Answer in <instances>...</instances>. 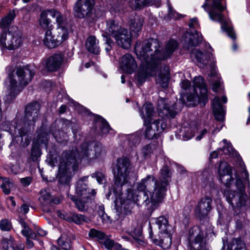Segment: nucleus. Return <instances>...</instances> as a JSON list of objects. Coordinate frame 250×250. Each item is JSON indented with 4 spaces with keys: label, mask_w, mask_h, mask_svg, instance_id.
<instances>
[{
    "label": "nucleus",
    "mask_w": 250,
    "mask_h": 250,
    "mask_svg": "<svg viewBox=\"0 0 250 250\" xmlns=\"http://www.w3.org/2000/svg\"><path fill=\"white\" fill-rule=\"evenodd\" d=\"M178 46L176 41L170 40L166 44L163 50H160V44L157 40L150 39L143 42H137L135 51L141 61L136 77L140 84L145 82L147 77L155 74L160 62L169 58Z\"/></svg>",
    "instance_id": "f257e3e1"
},
{
    "label": "nucleus",
    "mask_w": 250,
    "mask_h": 250,
    "mask_svg": "<svg viewBox=\"0 0 250 250\" xmlns=\"http://www.w3.org/2000/svg\"><path fill=\"white\" fill-rule=\"evenodd\" d=\"M16 75H9L6 80V94L3 98L5 103H10L32 80L34 72L29 66H19L15 71Z\"/></svg>",
    "instance_id": "f03ea898"
},
{
    "label": "nucleus",
    "mask_w": 250,
    "mask_h": 250,
    "mask_svg": "<svg viewBox=\"0 0 250 250\" xmlns=\"http://www.w3.org/2000/svg\"><path fill=\"white\" fill-rule=\"evenodd\" d=\"M132 176V167L129 159L126 157L118 159L114 170V185L107 194V198L113 193H121L124 185L128 183Z\"/></svg>",
    "instance_id": "7ed1b4c3"
},
{
    "label": "nucleus",
    "mask_w": 250,
    "mask_h": 250,
    "mask_svg": "<svg viewBox=\"0 0 250 250\" xmlns=\"http://www.w3.org/2000/svg\"><path fill=\"white\" fill-rule=\"evenodd\" d=\"M40 109V104L37 102L28 104L25 107L23 125L18 128V134L14 135V138H21V143L23 146H26L30 143L31 138L29 133L35 125L38 120Z\"/></svg>",
    "instance_id": "20e7f679"
},
{
    "label": "nucleus",
    "mask_w": 250,
    "mask_h": 250,
    "mask_svg": "<svg viewBox=\"0 0 250 250\" xmlns=\"http://www.w3.org/2000/svg\"><path fill=\"white\" fill-rule=\"evenodd\" d=\"M127 198L132 199L134 203L138 206H147L150 205V208L152 210H154L162 202L163 198V189H159L158 188L155 189L154 191L149 192L148 194L146 191L144 190H138V188L134 190L131 189H128Z\"/></svg>",
    "instance_id": "39448f33"
},
{
    "label": "nucleus",
    "mask_w": 250,
    "mask_h": 250,
    "mask_svg": "<svg viewBox=\"0 0 250 250\" xmlns=\"http://www.w3.org/2000/svg\"><path fill=\"white\" fill-rule=\"evenodd\" d=\"M70 151L74 155L72 163L75 167L77 162L80 163L83 160L90 161L97 158L104 152L101 144L94 143H83L78 148Z\"/></svg>",
    "instance_id": "423d86ee"
},
{
    "label": "nucleus",
    "mask_w": 250,
    "mask_h": 250,
    "mask_svg": "<svg viewBox=\"0 0 250 250\" xmlns=\"http://www.w3.org/2000/svg\"><path fill=\"white\" fill-rule=\"evenodd\" d=\"M74 155L71 151H64L62 155L60 161V166L58 177L59 182L62 185H69L72 178V174L70 171L71 168L73 170L77 169L79 162H77L76 167L73 166L72 159Z\"/></svg>",
    "instance_id": "0eeeda50"
},
{
    "label": "nucleus",
    "mask_w": 250,
    "mask_h": 250,
    "mask_svg": "<svg viewBox=\"0 0 250 250\" xmlns=\"http://www.w3.org/2000/svg\"><path fill=\"white\" fill-rule=\"evenodd\" d=\"M88 177L81 178L77 183L76 193L77 198L81 199L82 201H77L78 209L81 211H86L91 204L94 197L96 194L95 189H88L87 185L84 183L87 180Z\"/></svg>",
    "instance_id": "6e6552de"
},
{
    "label": "nucleus",
    "mask_w": 250,
    "mask_h": 250,
    "mask_svg": "<svg viewBox=\"0 0 250 250\" xmlns=\"http://www.w3.org/2000/svg\"><path fill=\"white\" fill-rule=\"evenodd\" d=\"M236 190H228L225 192L227 200L235 212L246 205L247 196L245 192V188L242 181L237 178L235 182Z\"/></svg>",
    "instance_id": "1a4fd4ad"
},
{
    "label": "nucleus",
    "mask_w": 250,
    "mask_h": 250,
    "mask_svg": "<svg viewBox=\"0 0 250 250\" xmlns=\"http://www.w3.org/2000/svg\"><path fill=\"white\" fill-rule=\"evenodd\" d=\"M21 32L17 28L8 32L6 30H2L0 33V45L9 50H14L19 47L21 43Z\"/></svg>",
    "instance_id": "9d476101"
},
{
    "label": "nucleus",
    "mask_w": 250,
    "mask_h": 250,
    "mask_svg": "<svg viewBox=\"0 0 250 250\" xmlns=\"http://www.w3.org/2000/svg\"><path fill=\"white\" fill-rule=\"evenodd\" d=\"M188 240L191 250H202L205 247L204 233L198 226H194L189 229Z\"/></svg>",
    "instance_id": "9b49d317"
},
{
    "label": "nucleus",
    "mask_w": 250,
    "mask_h": 250,
    "mask_svg": "<svg viewBox=\"0 0 250 250\" xmlns=\"http://www.w3.org/2000/svg\"><path fill=\"white\" fill-rule=\"evenodd\" d=\"M94 5V0H79L74 8L76 16L79 18L87 17L94 19L92 12Z\"/></svg>",
    "instance_id": "f8f14e48"
},
{
    "label": "nucleus",
    "mask_w": 250,
    "mask_h": 250,
    "mask_svg": "<svg viewBox=\"0 0 250 250\" xmlns=\"http://www.w3.org/2000/svg\"><path fill=\"white\" fill-rule=\"evenodd\" d=\"M193 83L194 86L193 93L187 96V100L189 102L192 101L200 96L205 101H208L207 87L203 78L201 76L196 77L194 78Z\"/></svg>",
    "instance_id": "ddd939ff"
},
{
    "label": "nucleus",
    "mask_w": 250,
    "mask_h": 250,
    "mask_svg": "<svg viewBox=\"0 0 250 250\" xmlns=\"http://www.w3.org/2000/svg\"><path fill=\"white\" fill-rule=\"evenodd\" d=\"M137 188L138 190H144L145 191H147L149 189H151L152 188H153V190L157 188H158L159 189H163V198L166 194V188H164V185L162 183V180L159 179L155 180V178L153 175H147L145 178L142 179L140 183L138 184Z\"/></svg>",
    "instance_id": "4468645a"
},
{
    "label": "nucleus",
    "mask_w": 250,
    "mask_h": 250,
    "mask_svg": "<svg viewBox=\"0 0 250 250\" xmlns=\"http://www.w3.org/2000/svg\"><path fill=\"white\" fill-rule=\"evenodd\" d=\"M212 199L210 196L205 195L198 201L195 208L196 216L200 219L206 218L212 209Z\"/></svg>",
    "instance_id": "2eb2a0df"
},
{
    "label": "nucleus",
    "mask_w": 250,
    "mask_h": 250,
    "mask_svg": "<svg viewBox=\"0 0 250 250\" xmlns=\"http://www.w3.org/2000/svg\"><path fill=\"white\" fill-rule=\"evenodd\" d=\"M114 196L115 207L117 210L120 212H124L125 214H130L133 207V202L132 199L127 198V195L125 196V199L123 196L122 189H121V193L120 195L115 194L112 191Z\"/></svg>",
    "instance_id": "dca6fc26"
},
{
    "label": "nucleus",
    "mask_w": 250,
    "mask_h": 250,
    "mask_svg": "<svg viewBox=\"0 0 250 250\" xmlns=\"http://www.w3.org/2000/svg\"><path fill=\"white\" fill-rule=\"evenodd\" d=\"M149 123L144 124L146 126L145 136L148 139L156 138L158 134L166 127V124L161 119L155 120L150 125H148Z\"/></svg>",
    "instance_id": "f3484780"
},
{
    "label": "nucleus",
    "mask_w": 250,
    "mask_h": 250,
    "mask_svg": "<svg viewBox=\"0 0 250 250\" xmlns=\"http://www.w3.org/2000/svg\"><path fill=\"white\" fill-rule=\"evenodd\" d=\"M64 55L62 53H55L44 60L45 68L49 71L58 70L62 64Z\"/></svg>",
    "instance_id": "a211bd4d"
},
{
    "label": "nucleus",
    "mask_w": 250,
    "mask_h": 250,
    "mask_svg": "<svg viewBox=\"0 0 250 250\" xmlns=\"http://www.w3.org/2000/svg\"><path fill=\"white\" fill-rule=\"evenodd\" d=\"M174 106V104L168 105L166 101L164 99H160L158 101L157 105L159 116L162 118L168 116L173 118L177 113Z\"/></svg>",
    "instance_id": "6ab92c4d"
},
{
    "label": "nucleus",
    "mask_w": 250,
    "mask_h": 250,
    "mask_svg": "<svg viewBox=\"0 0 250 250\" xmlns=\"http://www.w3.org/2000/svg\"><path fill=\"white\" fill-rule=\"evenodd\" d=\"M47 140V138L46 134L38 135L36 139L34 141L29 161H36L38 160L42 154L40 145L42 144H45Z\"/></svg>",
    "instance_id": "aec40b11"
},
{
    "label": "nucleus",
    "mask_w": 250,
    "mask_h": 250,
    "mask_svg": "<svg viewBox=\"0 0 250 250\" xmlns=\"http://www.w3.org/2000/svg\"><path fill=\"white\" fill-rule=\"evenodd\" d=\"M116 35L113 38L120 46L124 49L130 47L132 34L127 29L123 27Z\"/></svg>",
    "instance_id": "412c9836"
},
{
    "label": "nucleus",
    "mask_w": 250,
    "mask_h": 250,
    "mask_svg": "<svg viewBox=\"0 0 250 250\" xmlns=\"http://www.w3.org/2000/svg\"><path fill=\"white\" fill-rule=\"evenodd\" d=\"M191 55L194 56L198 62L200 63V67H204L210 64L211 67H213V63L215 62L214 58L210 53H203L199 50H192Z\"/></svg>",
    "instance_id": "4be33fe9"
},
{
    "label": "nucleus",
    "mask_w": 250,
    "mask_h": 250,
    "mask_svg": "<svg viewBox=\"0 0 250 250\" xmlns=\"http://www.w3.org/2000/svg\"><path fill=\"white\" fill-rule=\"evenodd\" d=\"M220 180L228 187H229L233 179L231 175V168L230 166L226 163H220L218 168Z\"/></svg>",
    "instance_id": "5701e85b"
},
{
    "label": "nucleus",
    "mask_w": 250,
    "mask_h": 250,
    "mask_svg": "<svg viewBox=\"0 0 250 250\" xmlns=\"http://www.w3.org/2000/svg\"><path fill=\"white\" fill-rule=\"evenodd\" d=\"M120 67L124 72L131 74L137 69V64L131 54H126L121 59Z\"/></svg>",
    "instance_id": "b1692460"
},
{
    "label": "nucleus",
    "mask_w": 250,
    "mask_h": 250,
    "mask_svg": "<svg viewBox=\"0 0 250 250\" xmlns=\"http://www.w3.org/2000/svg\"><path fill=\"white\" fill-rule=\"evenodd\" d=\"M202 41V37L200 33L196 31L194 33L187 32L183 40L184 47L189 50L190 48L198 45Z\"/></svg>",
    "instance_id": "393cba45"
},
{
    "label": "nucleus",
    "mask_w": 250,
    "mask_h": 250,
    "mask_svg": "<svg viewBox=\"0 0 250 250\" xmlns=\"http://www.w3.org/2000/svg\"><path fill=\"white\" fill-rule=\"evenodd\" d=\"M150 229L149 237L152 240L154 243L159 246L163 249H167L170 248L172 243L171 233L163 234H158V238L154 237L151 228H150Z\"/></svg>",
    "instance_id": "a878e982"
},
{
    "label": "nucleus",
    "mask_w": 250,
    "mask_h": 250,
    "mask_svg": "<svg viewBox=\"0 0 250 250\" xmlns=\"http://www.w3.org/2000/svg\"><path fill=\"white\" fill-rule=\"evenodd\" d=\"M0 247L3 250H24L25 246L21 242L16 243L15 239L10 236L2 239Z\"/></svg>",
    "instance_id": "bb28decb"
},
{
    "label": "nucleus",
    "mask_w": 250,
    "mask_h": 250,
    "mask_svg": "<svg viewBox=\"0 0 250 250\" xmlns=\"http://www.w3.org/2000/svg\"><path fill=\"white\" fill-rule=\"evenodd\" d=\"M52 196L49 191L47 189H43L41 190L39 200L44 212H51V209L49 206L51 205Z\"/></svg>",
    "instance_id": "cd10ccee"
},
{
    "label": "nucleus",
    "mask_w": 250,
    "mask_h": 250,
    "mask_svg": "<svg viewBox=\"0 0 250 250\" xmlns=\"http://www.w3.org/2000/svg\"><path fill=\"white\" fill-rule=\"evenodd\" d=\"M122 28L116 21L109 20L106 21V27L103 34H105L107 37L111 36L114 38Z\"/></svg>",
    "instance_id": "c85d7f7f"
},
{
    "label": "nucleus",
    "mask_w": 250,
    "mask_h": 250,
    "mask_svg": "<svg viewBox=\"0 0 250 250\" xmlns=\"http://www.w3.org/2000/svg\"><path fill=\"white\" fill-rule=\"evenodd\" d=\"M213 112L216 120L223 121L225 117V111L220 103V99L215 97L212 101Z\"/></svg>",
    "instance_id": "c756f323"
},
{
    "label": "nucleus",
    "mask_w": 250,
    "mask_h": 250,
    "mask_svg": "<svg viewBox=\"0 0 250 250\" xmlns=\"http://www.w3.org/2000/svg\"><path fill=\"white\" fill-rule=\"evenodd\" d=\"M44 45L48 48H54L60 45V40H57L51 30H47L43 40Z\"/></svg>",
    "instance_id": "7c9ffc66"
},
{
    "label": "nucleus",
    "mask_w": 250,
    "mask_h": 250,
    "mask_svg": "<svg viewBox=\"0 0 250 250\" xmlns=\"http://www.w3.org/2000/svg\"><path fill=\"white\" fill-rule=\"evenodd\" d=\"M155 223L159 229L158 234H166L170 233V226L169 225L167 219L164 216H161L156 218Z\"/></svg>",
    "instance_id": "2f4dec72"
},
{
    "label": "nucleus",
    "mask_w": 250,
    "mask_h": 250,
    "mask_svg": "<svg viewBox=\"0 0 250 250\" xmlns=\"http://www.w3.org/2000/svg\"><path fill=\"white\" fill-rule=\"evenodd\" d=\"M140 115L144 119V124L149 123L151 118L154 114V109L151 103H146L143 106V110L140 111Z\"/></svg>",
    "instance_id": "473e14b6"
},
{
    "label": "nucleus",
    "mask_w": 250,
    "mask_h": 250,
    "mask_svg": "<svg viewBox=\"0 0 250 250\" xmlns=\"http://www.w3.org/2000/svg\"><path fill=\"white\" fill-rule=\"evenodd\" d=\"M98 44L99 42L96 38L94 36H90L87 39L85 46L89 52L98 54L100 52Z\"/></svg>",
    "instance_id": "72a5a7b5"
},
{
    "label": "nucleus",
    "mask_w": 250,
    "mask_h": 250,
    "mask_svg": "<svg viewBox=\"0 0 250 250\" xmlns=\"http://www.w3.org/2000/svg\"><path fill=\"white\" fill-rule=\"evenodd\" d=\"M143 20L137 17L130 21V29L134 34L135 37H137L140 33L143 26Z\"/></svg>",
    "instance_id": "f704fd0d"
},
{
    "label": "nucleus",
    "mask_w": 250,
    "mask_h": 250,
    "mask_svg": "<svg viewBox=\"0 0 250 250\" xmlns=\"http://www.w3.org/2000/svg\"><path fill=\"white\" fill-rule=\"evenodd\" d=\"M57 40H60V44L68 37V32L67 28L62 26H59L53 33Z\"/></svg>",
    "instance_id": "c9c22d12"
},
{
    "label": "nucleus",
    "mask_w": 250,
    "mask_h": 250,
    "mask_svg": "<svg viewBox=\"0 0 250 250\" xmlns=\"http://www.w3.org/2000/svg\"><path fill=\"white\" fill-rule=\"evenodd\" d=\"M50 9L42 11L40 16L39 22L40 25L44 29L49 28L51 26V20L48 18L50 16Z\"/></svg>",
    "instance_id": "e433bc0d"
},
{
    "label": "nucleus",
    "mask_w": 250,
    "mask_h": 250,
    "mask_svg": "<svg viewBox=\"0 0 250 250\" xmlns=\"http://www.w3.org/2000/svg\"><path fill=\"white\" fill-rule=\"evenodd\" d=\"M15 17L14 11H10L8 15L2 18L0 20V28L3 30H6V29L9 26Z\"/></svg>",
    "instance_id": "4c0bfd02"
},
{
    "label": "nucleus",
    "mask_w": 250,
    "mask_h": 250,
    "mask_svg": "<svg viewBox=\"0 0 250 250\" xmlns=\"http://www.w3.org/2000/svg\"><path fill=\"white\" fill-rule=\"evenodd\" d=\"M57 242L59 246L64 250H69L71 248V240L66 234H62Z\"/></svg>",
    "instance_id": "58836bf2"
},
{
    "label": "nucleus",
    "mask_w": 250,
    "mask_h": 250,
    "mask_svg": "<svg viewBox=\"0 0 250 250\" xmlns=\"http://www.w3.org/2000/svg\"><path fill=\"white\" fill-rule=\"evenodd\" d=\"M89 236L90 237L96 238L103 245H104V242L108 239L106 235L104 232L95 229H91L90 230Z\"/></svg>",
    "instance_id": "ea45409f"
},
{
    "label": "nucleus",
    "mask_w": 250,
    "mask_h": 250,
    "mask_svg": "<svg viewBox=\"0 0 250 250\" xmlns=\"http://www.w3.org/2000/svg\"><path fill=\"white\" fill-rule=\"evenodd\" d=\"M157 147L156 143H151L145 146L142 150V154L144 158H146L150 156L151 154L156 150Z\"/></svg>",
    "instance_id": "a19ab883"
},
{
    "label": "nucleus",
    "mask_w": 250,
    "mask_h": 250,
    "mask_svg": "<svg viewBox=\"0 0 250 250\" xmlns=\"http://www.w3.org/2000/svg\"><path fill=\"white\" fill-rule=\"evenodd\" d=\"M87 218L84 215L71 213L66 219L69 222H74L76 224H80L87 221Z\"/></svg>",
    "instance_id": "79ce46f5"
},
{
    "label": "nucleus",
    "mask_w": 250,
    "mask_h": 250,
    "mask_svg": "<svg viewBox=\"0 0 250 250\" xmlns=\"http://www.w3.org/2000/svg\"><path fill=\"white\" fill-rule=\"evenodd\" d=\"M161 179L162 180V183L164 186V188H166V186L168 185V183L170 181V177L169 174V170L167 167H164L161 170Z\"/></svg>",
    "instance_id": "37998d69"
},
{
    "label": "nucleus",
    "mask_w": 250,
    "mask_h": 250,
    "mask_svg": "<svg viewBox=\"0 0 250 250\" xmlns=\"http://www.w3.org/2000/svg\"><path fill=\"white\" fill-rule=\"evenodd\" d=\"M104 246L107 250H121L122 248L121 244L108 238L104 242Z\"/></svg>",
    "instance_id": "c03bdc74"
},
{
    "label": "nucleus",
    "mask_w": 250,
    "mask_h": 250,
    "mask_svg": "<svg viewBox=\"0 0 250 250\" xmlns=\"http://www.w3.org/2000/svg\"><path fill=\"white\" fill-rule=\"evenodd\" d=\"M13 186V184L9 179L7 178L2 179V184L0 185V188L5 194L8 195L10 193L11 188Z\"/></svg>",
    "instance_id": "a18cd8bd"
},
{
    "label": "nucleus",
    "mask_w": 250,
    "mask_h": 250,
    "mask_svg": "<svg viewBox=\"0 0 250 250\" xmlns=\"http://www.w3.org/2000/svg\"><path fill=\"white\" fill-rule=\"evenodd\" d=\"M169 75L167 72L160 74L156 81L162 87L166 88L168 86Z\"/></svg>",
    "instance_id": "49530a36"
},
{
    "label": "nucleus",
    "mask_w": 250,
    "mask_h": 250,
    "mask_svg": "<svg viewBox=\"0 0 250 250\" xmlns=\"http://www.w3.org/2000/svg\"><path fill=\"white\" fill-rule=\"evenodd\" d=\"M95 209L102 219L103 222H106L109 219V217L105 214L104 208L103 205H96Z\"/></svg>",
    "instance_id": "de8ad7c7"
},
{
    "label": "nucleus",
    "mask_w": 250,
    "mask_h": 250,
    "mask_svg": "<svg viewBox=\"0 0 250 250\" xmlns=\"http://www.w3.org/2000/svg\"><path fill=\"white\" fill-rule=\"evenodd\" d=\"M19 223L22 227L21 233L25 237L29 236L30 233L31 229L30 228L28 224L22 218H20L19 220Z\"/></svg>",
    "instance_id": "09e8293b"
},
{
    "label": "nucleus",
    "mask_w": 250,
    "mask_h": 250,
    "mask_svg": "<svg viewBox=\"0 0 250 250\" xmlns=\"http://www.w3.org/2000/svg\"><path fill=\"white\" fill-rule=\"evenodd\" d=\"M181 87L182 88L183 91L181 92L183 95L182 98H186L187 99V96H189L190 94H188L187 91L188 90L189 88H190V83L188 80H185L181 82Z\"/></svg>",
    "instance_id": "8fccbe9b"
},
{
    "label": "nucleus",
    "mask_w": 250,
    "mask_h": 250,
    "mask_svg": "<svg viewBox=\"0 0 250 250\" xmlns=\"http://www.w3.org/2000/svg\"><path fill=\"white\" fill-rule=\"evenodd\" d=\"M50 16L53 18H55L56 22L59 25H62L64 22V18L62 14L58 11L55 9H50Z\"/></svg>",
    "instance_id": "3c124183"
},
{
    "label": "nucleus",
    "mask_w": 250,
    "mask_h": 250,
    "mask_svg": "<svg viewBox=\"0 0 250 250\" xmlns=\"http://www.w3.org/2000/svg\"><path fill=\"white\" fill-rule=\"evenodd\" d=\"M224 17L223 16L222 21H219L221 23V28L225 31L228 33V36L234 40L235 39V35L233 32V31L227 26L226 23L224 21Z\"/></svg>",
    "instance_id": "603ef678"
},
{
    "label": "nucleus",
    "mask_w": 250,
    "mask_h": 250,
    "mask_svg": "<svg viewBox=\"0 0 250 250\" xmlns=\"http://www.w3.org/2000/svg\"><path fill=\"white\" fill-rule=\"evenodd\" d=\"M194 135L193 130L189 128H184V132L182 134L183 139L185 141L188 140L192 138Z\"/></svg>",
    "instance_id": "864d4df0"
},
{
    "label": "nucleus",
    "mask_w": 250,
    "mask_h": 250,
    "mask_svg": "<svg viewBox=\"0 0 250 250\" xmlns=\"http://www.w3.org/2000/svg\"><path fill=\"white\" fill-rule=\"evenodd\" d=\"M92 178H95L100 184H103L105 181L104 174L101 172H96L92 174Z\"/></svg>",
    "instance_id": "5fc2aeb1"
},
{
    "label": "nucleus",
    "mask_w": 250,
    "mask_h": 250,
    "mask_svg": "<svg viewBox=\"0 0 250 250\" xmlns=\"http://www.w3.org/2000/svg\"><path fill=\"white\" fill-rule=\"evenodd\" d=\"M0 228L3 231H9L12 228V225L8 220L3 219L0 222Z\"/></svg>",
    "instance_id": "6e6d98bb"
},
{
    "label": "nucleus",
    "mask_w": 250,
    "mask_h": 250,
    "mask_svg": "<svg viewBox=\"0 0 250 250\" xmlns=\"http://www.w3.org/2000/svg\"><path fill=\"white\" fill-rule=\"evenodd\" d=\"M102 37L104 38L105 43L108 45L107 47L105 48V50L107 52H108L112 49V47L114 45V42L111 38L107 37L105 34H102Z\"/></svg>",
    "instance_id": "4d7b16f0"
},
{
    "label": "nucleus",
    "mask_w": 250,
    "mask_h": 250,
    "mask_svg": "<svg viewBox=\"0 0 250 250\" xmlns=\"http://www.w3.org/2000/svg\"><path fill=\"white\" fill-rule=\"evenodd\" d=\"M101 124V130L103 133L107 134L111 130V128L108 123L104 119H100Z\"/></svg>",
    "instance_id": "13d9d810"
},
{
    "label": "nucleus",
    "mask_w": 250,
    "mask_h": 250,
    "mask_svg": "<svg viewBox=\"0 0 250 250\" xmlns=\"http://www.w3.org/2000/svg\"><path fill=\"white\" fill-rule=\"evenodd\" d=\"M168 16L170 18L175 20L179 19L181 17V15L178 14L177 12L174 10L171 7L168 8Z\"/></svg>",
    "instance_id": "bf43d9fd"
},
{
    "label": "nucleus",
    "mask_w": 250,
    "mask_h": 250,
    "mask_svg": "<svg viewBox=\"0 0 250 250\" xmlns=\"http://www.w3.org/2000/svg\"><path fill=\"white\" fill-rule=\"evenodd\" d=\"M53 135L59 142H61L62 140H64L66 139V134L62 131H59L58 133L55 132L53 133Z\"/></svg>",
    "instance_id": "052dcab7"
},
{
    "label": "nucleus",
    "mask_w": 250,
    "mask_h": 250,
    "mask_svg": "<svg viewBox=\"0 0 250 250\" xmlns=\"http://www.w3.org/2000/svg\"><path fill=\"white\" fill-rule=\"evenodd\" d=\"M225 154H230L233 151V148L230 144H227L221 149Z\"/></svg>",
    "instance_id": "680f3d73"
},
{
    "label": "nucleus",
    "mask_w": 250,
    "mask_h": 250,
    "mask_svg": "<svg viewBox=\"0 0 250 250\" xmlns=\"http://www.w3.org/2000/svg\"><path fill=\"white\" fill-rule=\"evenodd\" d=\"M152 0H135L137 8H140L143 6L147 5Z\"/></svg>",
    "instance_id": "e2e57ef3"
},
{
    "label": "nucleus",
    "mask_w": 250,
    "mask_h": 250,
    "mask_svg": "<svg viewBox=\"0 0 250 250\" xmlns=\"http://www.w3.org/2000/svg\"><path fill=\"white\" fill-rule=\"evenodd\" d=\"M32 178L30 177H26L21 178L20 180L21 183L24 186H27L29 185L31 182Z\"/></svg>",
    "instance_id": "0e129e2a"
},
{
    "label": "nucleus",
    "mask_w": 250,
    "mask_h": 250,
    "mask_svg": "<svg viewBox=\"0 0 250 250\" xmlns=\"http://www.w3.org/2000/svg\"><path fill=\"white\" fill-rule=\"evenodd\" d=\"M198 26V21L196 18H193L190 20L189 26L190 28H197Z\"/></svg>",
    "instance_id": "69168bd1"
},
{
    "label": "nucleus",
    "mask_w": 250,
    "mask_h": 250,
    "mask_svg": "<svg viewBox=\"0 0 250 250\" xmlns=\"http://www.w3.org/2000/svg\"><path fill=\"white\" fill-rule=\"evenodd\" d=\"M26 246L28 249H32L34 246V244L32 241H31L29 237H26Z\"/></svg>",
    "instance_id": "338daca9"
},
{
    "label": "nucleus",
    "mask_w": 250,
    "mask_h": 250,
    "mask_svg": "<svg viewBox=\"0 0 250 250\" xmlns=\"http://www.w3.org/2000/svg\"><path fill=\"white\" fill-rule=\"evenodd\" d=\"M220 85V82L218 80H215L214 82L212 83V89L213 91L216 92L218 88Z\"/></svg>",
    "instance_id": "774afa93"
}]
</instances>
